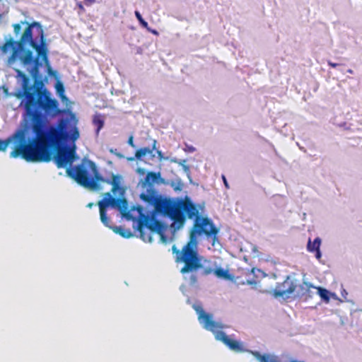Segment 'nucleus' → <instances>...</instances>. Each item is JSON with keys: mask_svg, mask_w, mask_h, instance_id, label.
<instances>
[{"mask_svg": "<svg viewBox=\"0 0 362 362\" xmlns=\"http://www.w3.org/2000/svg\"><path fill=\"white\" fill-rule=\"evenodd\" d=\"M11 50L12 52L7 59V64L12 65L19 60L23 66L33 65L29 71L34 80L33 86L28 85L29 78L21 71L16 70L18 76L23 79V90L18 97L25 98V109L31 117L32 132L35 134L34 144L27 146V149L41 151L47 155V147L67 139L69 135L66 130L68 121L65 119H59L56 127L50 126L46 129L45 117L54 118L63 111L59 107L58 100L53 98L50 91L44 87L40 75V58L49 74H55L49 65L48 45L41 23L35 22L29 25L18 40L11 37L0 47L2 54H7Z\"/></svg>", "mask_w": 362, "mask_h": 362, "instance_id": "f257e3e1", "label": "nucleus"}, {"mask_svg": "<svg viewBox=\"0 0 362 362\" xmlns=\"http://www.w3.org/2000/svg\"><path fill=\"white\" fill-rule=\"evenodd\" d=\"M158 177V174L149 172L145 178L146 185V191L140 194V198L148 206L154 207L156 212L169 217L173 221V224H177V228L183 226L185 221V212L189 218H195L193 228L190 233L189 240L184 245L181 250L175 245L172 247L173 252L175 254L176 262H181L184 266L180 269L182 274H190L189 283L194 286L198 283V273L202 269V275L207 276L212 273L213 269L204 267L201 262V257L198 252L197 240L196 235L204 234L207 237L214 236V243L217 239L216 235L219 230L213 222L207 217H201L196 206L189 200L175 202L169 198L163 197L159 194L155 189L154 182Z\"/></svg>", "mask_w": 362, "mask_h": 362, "instance_id": "f03ea898", "label": "nucleus"}, {"mask_svg": "<svg viewBox=\"0 0 362 362\" xmlns=\"http://www.w3.org/2000/svg\"><path fill=\"white\" fill-rule=\"evenodd\" d=\"M35 136L27 142L25 132L23 129L18 130L6 140L0 139V151H5L8 144L14 141L13 151L10 153L11 158L21 157L28 162H49L51 160L53 148L60 142H56L47 147V153L43 154L41 151L28 150L27 146L34 144Z\"/></svg>", "mask_w": 362, "mask_h": 362, "instance_id": "7ed1b4c3", "label": "nucleus"}, {"mask_svg": "<svg viewBox=\"0 0 362 362\" xmlns=\"http://www.w3.org/2000/svg\"><path fill=\"white\" fill-rule=\"evenodd\" d=\"M90 162L93 161L88 159H83L81 164L74 168H68L66 173L69 177L74 179L79 185L86 189L98 192L103 189V187L98 183L99 180L95 178Z\"/></svg>", "mask_w": 362, "mask_h": 362, "instance_id": "20e7f679", "label": "nucleus"}, {"mask_svg": "<svg viewBox=\"0 0 362 362\" xmlns=\"http://www.w3.org/2000/svg\"><path fill=\"white\" fill-rule=\"evenodd\" d=\"M199 320L206 329L212 332L216 339L224 343L230 350L237 353H241L245 351L240 342L230 338L222 331L223 326L221 323L214 321L210 314L201 310L199 314Z\"/></svg>", "mask_w": 362, "mask_h": 362, "instance_id": "39448f33", "label": "nucleus"}, {"mask_svg": "<svg viewBox=\"0 0 362 362\" xmlns=\"http://www.w3.org/2000/svg\"><path fill=\"white\" fill-rule=\"evenodd\" d=\"M98 205L100 209V216L101 222L107 227L112 228L116 233H118L124 238H130L132 236L129 230H126L122 227L113 228L110 225V219L107 216L106 210L109 206L117 208L120 211L126 210L127 207V201L124 198H114L111 196L110 192L105 194V197L98 202Z\"/></svg>", "mask_w": 362, "mask_h": 362, "instance_id": "423d86ee", "label": "nucleus"}, {"mask_svg": "<svg viewBox=\"0 0 362 362\" xmlns=\"http://www.w3.org/2000/svg\"><path fill=\"white\" fill-rule=\"evenodd\" d=\"M163 224L153 216L140 214L138 230L140 238L145 242L152 241V233H162Z\"/></svg>", "mask_w": 362, "mask_h": 362, "instance_id": "0eeeda50", "label": "nucleus"}, {"mask_svg": "<svg viewBox=\"0 0 362 362\" xmlns=\"http://www.w3.org/2000/svg\"><path fill=\"white\" fill-rule=\"evenodd\" d=\"M68 135H69L68 134ZM69 138V136H68V138L60 141V143L57 145L52 151V158H54V162L57 166L58 168H62L66 167L68 165H71L74 159V151L69 149L67 147H63L61 148H58L57 153L54 156V151L56 149V148L63 141L67 140ZM52 158H51L52 160Z\"/></svg>", "mask_w": 362, "mask_h": 362, "instance_id": "6e6552de", "label": "nucleus"}, {"mask_svg": "<svg viewBox=\"0 0 362 362\" xmlns=\"http://www.w3.org/2000/svg\"><path fill=\"white\" fill-rule=\"evenodd\" d=\"M90 167L93 171V174L95 176V178L99 180L98 183L100 185L102 183H106L112 185L111 192L112 193H115L117 190L122 191V193L124 192V189L120 187V180L121 177L118 175L112 174V179H106L102 176L100 173L96 164L94 162H90Z\"/></svg>", "mask_w": 362, "mask_h": 362, "instance_id": "1a4fd4ad", "label": "nucleus"}, {"mask_svg": "<svg viewBox=\"0 0 362 362\" xmlns=\"http://www.w3.org/2000/svg\"><path fill=\"white\" fill-rule=\"evenodd\" d=\"M296 288V285L288 276L284 282L276 286L273 291V295L275 297H284L286 294L293 293Z\"/></svg>", "mask_w": 362, "mask_h": 362, "instance_id": "9d476101", "label": "nucleus"}, {"mask_svg": "<svg viewBox=\"0 0 362 362\" xmlns=\"http://www.w3.org/2000/svg\"><path fill=\"white\" fill-rule=\"evenodd\" d=\"M312 288L315 289V286L308 282H303L298 286H296V296L298 298H303L305 300H307L313 297V292L311 291Z\"/></svg>", "mask_w": 362, "mask_h": 362, "instance_id": "9b49d317", "label": "nucleus"}, {"mask_svg": "<svg viewBox=\"0 0 362 362\" xmlns=\"http://www.w3.org/2000/svg\"><path fill=\"white\" fill-rule=\"evenodd\" d=\"M157 141L153 139L152 147H143L140 148L135 152L134 157L127 158L128 161H134L136 159L141 160L144 156L147 154H152L153 151L156 148Z\"/></svg>", "mask_w": 362, "mask_h": 362, "instance_id": "f8f14e48", "label": "nucleus"}, {"mask_svg": "<svg viewBox=\"0 0 362 362\" xmlns=\"http://www.w3.org/2000/svg\"><path fill=\"white\" fill-rule=\"evenodd\" d=\"M252 354L258 361V362H280L279 358L276 356L264 354H261L259 351H252ZM291 362H304L298 361H291Z\"/></svg>", "mask_w": 362, "mask_h": 362, "instance_id": "ddd939ff", "label": "nucleus"}, {"mask_svg": "<svg viewBox=\"0 0 362 362\" xmlns=\"http://www.w3.org/2000/svg\"><path fill=\"white\" fill-rule=\"evenodd\" d=\"M321 245V239L320 238H316L312 242L310 239L308 240L307 249L310 252H315V257L317 259H320L321 257V252L320 250V247Z\"/></svg>", "mask_w": 362, "mask_h": 362, "instance_id": "4468645a", "label": "nucleus"}, {"mask_svg": "<svg viewBox=\"0 0 362 362\" xmlns=\"http://www.w3.org/2000/svg\"><path fill=\"white\" fill-rule=\"evenodd\" d=\"M315 289L317 291V293L322 300L328 303L329 301V291L320 286H315Z\"/></svg>", "mask_w": 362, "mask_h": 362, "instance_id": "2eb2a0df", "label": "nucleus"}, {"mask_svg": "<svg viewBox=\"0 0 362 362\" xmlns=\"http://www.w3.org/2000/svg\"><path fill=\"white\" fill-rule=\"evenodd\" d=\"M35 21H33V22H32V23H28V22H27V21H21V23H15V24H13V32H14L15 35H18V33H20V31H21V25H27V26H26V28H25V29L29 26V25H30V24H32V23H35Z\"/></svg>", "mask_w": 362, "mask_h": 362, "instance_id": "dca6fc26", "label": "nucleus"}, {"mask_svg": "<svg viewBox=\"0 0 362 362\" xmlns=\"http://www.w3.org/2000/svg\"><path fill=\"white\" fill-rule=\"evenodd\" d=\"M214 272L216 274V276L219 278H223L225 279H229V274L228 271L221 267L216 269Z\"/></svg>", "mask_w": 362, "mask_h": 362, "instance_id": "f3484780", "label": "nucleus"}, {"mask_svg": "<svg viewBox=\"0 0 362 362\" xmlns=\"http://www.w3.org/2000/svg\"><path fill=\"white\" fill-rule=\"evenodd\" d=\"M134 13H135V16H136V19L139 21L140 25L144 28H148V23L142 18L139 11H136Z\"/></svg>", "mask_w": 362, "mask_h": 362, "instance_id": "a211bd4d", "label": "nucleus"}, {"mask_svg": "<svg viewBox=\"0 0 362 362\" xmlns=\"http://www.w3.org/2000/svg\"><path fill=\"white\" fill-rule=\"evenodd\" d=\"M93 122V124L98 127V131H99L103 127L104 122L99 115L95 116Z\"/></svg>", "mask_w": 362, "mask_h": 362, "instance_id": "6ab92c4d", "label": "nucleus"}, {"mask_svg": "<svg viewBox=\"0 0 362 362\" xmlns=\"http://www.w3.org/2000/svg\"><path fill=\"white\" fill-rule=\"evenodd\" d=\"M56 89H57V91L59 93V95L62 99L66 98L65 95H64V88L62 83H61L60 82H57V85H56Z\"/></svg>", "mask_w": 362, "mask_h": 362, "instance_id": "aec40b11", "label": "nucleus"}, {"mask_svg": "<svg viewBox=\"0 0 362 362\" xmlns=\"http://www.w3.org/2000/svg\"><path fill=\"white\" fill-rule=\"evenodd\" d=\"M102 0H83V4L86 6H91L95 3H100Z\"/></svg>", "mask_w": 362, "mask_h": 362, "instance_id": "412c9836", "label": "nucleus"}, {"mask_svg": "<svg viewBox=\"0 0 362 362\" xmlns=\"http://www.w3.org/2000/svg\"><path fill=\"white\" fill-rule=\"evenodd\" d=\"M79 137V132L76 127H74L72 131L71 139L74 141Z\"/></svg>", "mask_w": 362, "mask_h": 362, "instance_id": "4be33fe9", "label": "nucleus"}, {"mask_svg": "<svg viewBox=\"0 0 362 362\" xmlns=\"http://www.w3.org/2000/svg\"><path fill=\"white\" fill-rule=\"evenodd\" d=\"M172 162H173V163H176L179 164L180 165H182V166H184L185 168H187V167L185 165V162H186V160H177V159H173V160H172Z\"/></svg>", "mask_w": 362, "mask_h": 362, "instance_id": "5701e85b", "label": "nucleus"}, {"mask_svg": "<svg viewBox=\"0 0 362 362\" xmlns=\"http://www.w3.org/2000/svg\"><path fill=\"white\" fill-rule=\"evenodd\" d=\"M84 4H83V1L81 2V1H79L76 4V6L78 8V9L80 10L81 12H84L85 11V8H84Z\"/></svg>", "mask_w": 362, "mask_h": 362, "instance_id": "b1692460", "label": "nucleus"}, {"mask_svg": "<svg viewBox=\"0 0 362 362\" xmlns=\"http://www.w3.org/2000/svg\"><path fill=\"white\" fill-rule=\"evenodd\" d=\"M127 143L132 148H135L136 147V146H135V144L134 143V137H133V136H130L129 137Z\"/></svg>", "mask_w": 362, "mask_h": 362, "instance_id": "393cba45", "label": "nucleus"}, {"mask_svg": "<svg viewBox=\"0 0 362 362\" xmlns=\"http://www.w3.org/2000/svg\"><path fill=\"white\" fill-rule=\"evenodd\" d=\"M148 32H150L151 33L155 35H158V32L156 30H153V29H151L148 26V28H146Z\"/></svg>", "mask_w": 362, "mask_h": 362, "instance_id": "a878e982", "label": "nucleus"}, {"mask_svg": "<svg viewBox=\"0 0 362 362\" xmlns=\"http://www.w3.org/2000/svg\"><path fill=\"white\" fill-rule=\"evenodd\" d=\"M222 180H223V183H224L225 187H226L227 189H228V188H229V185H228V182H227L226 177V176H225L224 175H222Z\"/></svg>", "mask_w": 362, "mask_h": 362, "instance_id": "bb28decb", "label": "nucleus"}, {"mask_svg": "<svg viewBox=\"0 0 362 362\" xmlns=\"http://www.w3.org/2000/svg\"><path fill=\"white\" fill-rule=\"evenodd\" d=\"M328 65L332 68H336L337 66H338L339 64H337V63H334V62H332L330 61L328 62Z\"/></svg>", "mask_w": 362, "mask_h": 362, "instance_id": "cd10ccee", "label": "nucleus"}, {"mask_svg": "<svg viewBox=\"0 0 362 362\" xmlns=\"http://www.w3.org/2000/svg\"><path fill=\"white\" fill-rule=\"evenodd\" d=\"M95 204L94 203H89L88 205H87V207L88 208H91L93 206H94Z\"/></svg>", "mask_w": 362, "mask_h": 362, "instance_id": "c85d7f7f", "label": "nucleus"}, {"mask_svg": "<svg viewBox=\"0 0 362 362\" xmlns=\"http://www.w3.org/2000/svg\"><path fill=\"white\" fill-rule=\"evenodd\" d=\"M189 151H191V152H192V151H194V147H192V146H190V147H189Z\"/></svg>", "mask_w": 362, "mask_h": 362, "instance_id": "c756f323", "label": "nucleus"}, {"mask_svg": "<svg viewBox=\"0 0 362 362\" xmlns=\"http://www.w3.org/2000/svg\"><path fill=\"white\" fill-rule=\"evenodd\" d=\"M157 153H158L159 157L162 156V152L160 151H157Z\"/></svg>", "mask_w": 362, "mask_h": 362, "instance_id": "7c9ffc66", "label": "nucleus"}, {"mask_svg": "<svg viewBox=\"0 0 362 362\" xmlns=\"http://www.w3.org/2000/svg\"><path fill=\"white\" fill-rule=\"evenodd\" d=\"M348 72L350 73V74H352L353 73V71L351 69H349L348 70Z\"/></svg>", "mask_w": 362, "mask_h": 362, "instance_id": "2f4dec72", "label": "nucleus"}, {"mask_svg": "<svg viewBox=\"0 0 362 362\" xmlns=\"http://www.w3.org/2000/svg\"><path fill=\"white\" fill-rule=\"evenodd\" d=\"M248 284H253V282H252V281H248Z\"/></svg>", "mask_w": 362, "mask_h": 362, "instance_id": "473e14b6", "label": "nucleus"}]
</instances>
